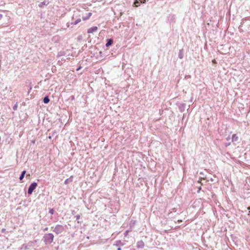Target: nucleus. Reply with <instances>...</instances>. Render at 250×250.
I'll return each instance as SVG.
<instances>
[{
	"label": "nucleus",
	"mask_w": 250,
	"mask_h": 250,
	"mask_svg": "<svg viewBox=\"0 0 250 250\" xmlns=\"http://www.w3.org/2000/svg\"><path fill=\"white\" fill-rule=\"evenodd\" d=\"M54 240V235L51 233L45 234L43 236V240L46 245L50 244Z\"/></svg>",
	"instance_id": "obj_1"
},
{
	"label": "nucleus",
	"mask_w": 250,
	"mask_h": 250,
	"mask_svg": "<svg viewBox=\"0 0 250 250\" xmlns=\"http://www.w3.org/2000/svg\"><path fill=\"white\" fill-rule=\"evenodd\" d=\"M64 230V227L62 225H57L53 229V232L56 233L57 234H59Z\"/></svg>",
	"instance_id": "obj_2"
},
{
	"label": "nucleus",
	"mask_w": 250,
	"mask_h": 250,
	"mask_svg": "<svg viewBox=\"0 0 250 250\" xmlns=\"http://www.w3.org/2000/svg\"><path fill=\"white\" fill-rule=\"evenodd\" d=\"M37 183L36 182H33L32 183L29 187L28 188V194H31L34 189L36 188L37 187Z\"/></svg>",
	"instance_id": "obj_3"
},
{
	"label": "nucleus",
	"mask_w": 250,
	"mask_h": 250,
	"mask_svg": "<svg viewBox=\"0 0 250 250\" xmlns=\"http://www.w3.org/2000/svg\"><path fill=\"white\" fill-rule=\"evenodd\" d=\"M74 15L73 16L72 18V21L71 22V25H76L78 24L81 21V18H78L75 20H74Z\"/></svg>",
	"instance_id": "obj_4"
},
{
	"label": "nucleus",
	"mask_w": 250,
	"mask_h": 250,
	"mask_svg": "<svg viewBox=\"0 0 250 250\" xmlns=\"http://www.w3.org/2000/svg\"><path fill=\"white\" fill-rule=\"evenodd\" d=\"M98 30V27L97 26H93L87 30L88 33H93Z\"/></svg>",
	"instance_id": "obj_5"
},
{
	"label": "nucleus",
	"mask_w": 250,
	"mask_h": 250,
	"mask_svg": "<svg viewBox=\"0 0 250 250\" xmlns=\"http://www.w3.org/2000/svg\"><path fill=\"white\" fill-rule=\"evenodd\" d=\"M144 247V243L143 241H138L137 243V248L138 249H143Z\"/></svg>",
	"instance_id": "obj_6"
},
{
	"label": "nucleus",
	"mask_w": 250,
	"mask_h": 250,
	"mask_svg": "<svg viewBox=\"0 0 250 250\" xmlns=\"http://www.w3.org/2000/svg\"><path fill=\"white\" fill-rule=\"evenodd\" d=\"M107 42L105 44L106 47H109V46L111 45L113 43V40L112 39H108L106 40Z\"/></svg>",
	"instance_id": "obj_7"
},
{
	"label": "nucleus",
	"mask_w": 250,
	"mask_h": 250,
	"mask_svg": "<svg viewBox=\"0 0 250 250\" xmlns=\"http://www.w3.org/2000/svg\"><path fill=\"white\" fill-rule=\"evenodd\" d=\"M92 13L91 12H89L87 14H86V15L85 16H83L82 19L83 21L87 20L89 19Z\"/></svg>",
	"instance_id": "obj_8"
},
{
	"label": "nucleus",
	"mask_w": 250,
	"mask_h": 250,
	"mask_svg": "<svg viewBox=\"0 0 250 250\" xmlns=\"http://www.w3.org/2000/svg\"><path fill=\"white\" fill-rule=\"evenodd\" d=\"M72 181H73V177L70 176L69 178L66 179L64 181V184H65V185L68 184L69 183L72 182Z\"/></svg>",
	"instance_id": "obj_9"
},
{
	"label": "nucleus",
	"mask_w": 250,
	"mask_h": 250,
	"mask_svg": "<svg viewBox=\"0 0 250 250\" xmlns=\"http://www.w3.org/2000/svg\"><path fill=\"white\" fill-rule=\"evenodd\" d=\"M178 57L182 59L184 57V52L183 49H180L178 53Z\"/></svg>",
	"instance_id": "obj_10"
},
{
	"label": "nucleus",
	"mask_w": 250,
	"mask_h": 250,
	"mask_svg": "<svg viewBox=\"0 0 250 250\" xmlns=\"http://www.w3.org/2000/svg\"><path fill=\"white\" fill-rule=\"evenodd\" d=\"M25 173H26V171L25 170H23V171H22L21 172V175H20V176L19 177V179H20V181H21L23 179V178H24V177L25 176Z\"/></svg>",
	"instance_id": "obj_11"
},
{
	"label": "nucleus",
	"mask_w": 250,
	"mask_h": 250,
	"mask_svg": "<svg viewBox=\"0 0 250 250\" xmlns=\"http://www.w3.org/2000/svg\"><path fill=\"white\" fill-rule=\"evenodd\" d=\"M50 101V99L48 96H45L43 99V102L44 104H48Z\"/></svg>",
	"instance_id": "obj_12"
},
{
	"label": "nucleus",
	"mask_w": 250,
	"mask_h": 250,
	"mask_svg": "<svg viewBox=\"0 0 250 250\" xmlns=\"http://www.w3.org/2000/svg\"><path fill=\"white\" fill-rule=\"evenodd\" d=\"M238 140V137L236 136V134L232 135V142H236Z\"/></svg>",
	"instance_id": "obj_13"
},
{
	"label": "nucleus",
	"mask_w": 250,
	"mask_h": 250,
	"mask_svg": "<svg viewBox=\"0 0 250 250\" xmlns=\"http://www.w3.org/2000/svg\"><path fill=\"white\" fill-rule=\"evenodd\" d=\"M48 3H47L46 1H42V2H41L39 4V6L40 7H43L44 5H47L48 4Z\"/></svg>",
	"instance_id": "obj_14"
},
{
	"label": "nucleus",
	"mask_w": 250,
	"mask_h": 250,
	"mask_svg": "<svg viewBox=\"0 0 250 250\" xmlns=\"http://www.w3.org/2000/svg\"><path fill=\"white\" fill-rule=\"evenodd\" d=\"M140 3L141 2L139 0H136L134 2V4L136 7H138L140 5Z\"/></svg>",
	"instance_id": "obj_15"
},
{
	"label": "nucleus",
	"mask_w": 250,
	"mask_h": 250,
	"mask_svg": "<svg viewBox=\"0 0 250 250\" xmlns=\"http://www.w3.org/2000/svg\"><path fill=\"white\" fill-rule=\"evenodd\" d=\"M49 212L51 214H53L54 213V209L53 208H50L49 210Z\"/></svg>",
	"instance_id": "obj_16"
},
{
	"label": "nucleus",
	"mask_w": 250,
	"mask_h": 250,
	"mask_svg": "<svg viewBox=\"0 0 250 250\" xmlns=\"http://www.w3.org/2000/svg\"><path fill=\"white\" fill-rule=\"evenodd\" d=\"M80 215H77L76 216V220L78 221V223H79V221H78V220L80 219Z\"/></svg>",
	"instance_id": "obj_17"
},
{
	"label": "nucleus",
	"mask_w": 250,
	"mask_h": 250,
	"mask_svg": "<svg viewBox=\"0 0 250 250\" xmlns=\"http://www.w3.org/2000/svg\"><path fill=\"white\" fill-rule=\"evenodd\" d=\"M17 106H18V105H17V104H15V105L13 106V109H14V110H16L17 109Z\"/></svg>",
	"instance_id": "obj_18"
},
{
	"label": "nucleus",
	"mask_w": 250,
	"mask_h": 250,
	"mask_svg": "<svg viewBox=\"0 0 250 250\" xmlns=\"http://www.w3.org/2000/svg\"><path fill=\"white\" fill-rule=\"evenodd\" d=\"M141 3H145L146 1V0H139Z\"/></svg>",
	"instance_id": "obj_19"
},
{
	"label": "nucleus",
	"mask_w": 250,
	"mask_h": 250,
	"mask_svg": "<svg viewBox=\"0 0 250 250\" xmlns=\"http://www.w3.org/2000/svg\"><path fill=\"white\" fill-rule=\"evenodd\" d=\"M128 230H126L125 231V232L124 234L125 236H126L127 233H128Z\"/></svg>",
	"instance_id": "obj_20"
},
{
	"label": "nucleus",
	"mask_w": 250,
	"mask_h": 250,
	"mask_svg": "<svg viewBox=\"0 0 250 250\" xmlns=\"http://www.w3.org/2000/svg\"><path fill=\"white\" fill-rule=\"evenodd\" d=\"M121 243V242L120 241H118V242H117V243ZM119 245V244H115V245H116V246H118Z\"/></svg>",
	"instance_id": "obj_21"
},
{
	"label": "nucleus",
	"mask_w": 250,
	"mask_h": 250,
	"mask_svg": "<svg viewBox=\"0 0 250 250\" xmlns=\"http://www.w3.org/2000/svg\"><path fill=\"white\" fill-rule=\"evenodd\" d=\"M81 68V66L79 67L78 68H77L76 70L78 71Z\"/></svg>",
	"instance_id": "obj_22"
},
{
	"label": "nucleus",
	"mask_w": 250,
	"mask_h": 250,
	"mask_svg": "<svg viewBox=\"0 0 250 250\" xmlns=\"http://www.w3.org/2000/svg\"><path fill=\"white\" fill-rule=\"evenodd\" d=\"M2 17H3L2 14H0V20L2 18Z\"/></svg>",
	"instance_id": "obj_23"
},
{
	"label": "nucleus",
	"mask_w": 250,
	"mask_h": 250,
	"mask_svg": "<svg viewBox=\"0 0 250 250\" xmlns=\"http://www.w3.org/2000/svg\"><path fill=\"white\" fill-rule=\"evenodd\" d=\"M201 189V187H200V188H199V189H198V192H199V190H200Z\"/></svg>",
	"instance_id": "obj_24"
},
{
	"label": "nucleus",
	"mask_w": 250,
	"mask_h": 250,
	"mask_svg": "<svg viewBox=\"0 0 250 250\" xmlns=\"http://www.w3.org/2000/svg\"><path fill=\"white\" fill-rule=\"evenodd\" d=\"M117 250H121V247H119V248L117 249Z\"/></svg>",
	"instance_id": "obj_25"
},
{
	"label": "nucleus",
	"mask_w": 250,
	"mask_h": 250,
	"mask_svg": "<svg viewBox=\"0 0 250 250\" xmlns=\"http://www.w3.org/2000/svg\"><path fill=\"white\" fill-rule=\"evenodd\" d=\"M248 210H250V207L247 208Z\"/></svg>",
	"instance_id": "obj_26"
},
{
	"label": "nucleus",
	"mask_w": 250,
	"mask_h": 250,
	"mask_svg": "<svg viewBox=\"0 0 250 250\" xmlns=\"http://www.w3.org/2000/svg\"><path fill=\"white\" fill-rule=\"evenodd\" d=\"M74 96H72V100H74Z\"/></svg>",
	"instance_id": "obj_27"
},
{
	"label": "nucleus",
	"mask_w": 250,
	"mask_h": 250,
	"mask_svg": "<svg viewBox=\"0 0 250 250\" xmlns=\"http://www.w3.org/2000/svg\"><path fill=\"white\" fill-rule=\"evenodd\" d=\"M48 229V228H46L44 229V230H47Z\"/></svg>",
	"instance_id": "obj_28"
},
{
	"label": "nucleus",
	"mask_w": 250,
	"mask_h": 250,
	"mask_svg": "<svg viewBox=\"0 0 250 250\" xmlns=\"http://www.w3.org/2000/svg\"><path fill=\"white\" fill-rule=\"evenodd\" d=\"M229 144H227V145H226V146H229Z\"/></svg>",
	"instance_id": "obj_29"
},
{
	"label": "nucleus",
	"mask_w": 250,
	"mask_h": 250,
	"mask_svg": "<svg viewBox=\"0 0 250 250\" xmlns=\"http://www.w3.org/2000/svg\"><path fill=\"white\" fill-rule=\"evenodd\" d=\"M4 230H5V229H2V231L3 232V231H4Z\"/></svg>",
	"instance_id": "obj_30"
},
{
	"label": "nucleus",
	"mask_w": 250,
	"mask_h": 250,
	"mask_svg": "<svg viewBox=\"0 0 250 250\" xmlns=\"http://www.w3.org/2000/svg\"><path fill=\"white\" fill-rule=\"evenodd\" d=\"M248 215H250V210H249V212L248 213Z\"/></svg>",
	"instance_id": "obj_31"
},
{
	"label": "nucleus",
	"mask_w": 250,
	"mask_h": 250,
	"mask_svg": "<svg viewBox=\"0 0 250 250\" xmlns=\"http://www.w3.org/2000/svg\"><path fill=\"white\" fill-rule=\"evenodd\" d=\"M30 176L29 174L26 175V176Z\"/></svg>",
	"instance_id": "obj_32"
}]
</instances>
